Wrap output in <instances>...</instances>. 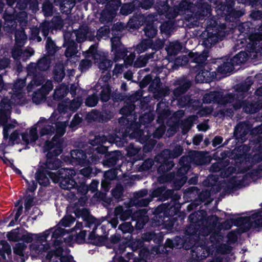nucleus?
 Instances as JSON below:
<instances>
[{
    "mask_svg": "<svg viewBox=\"0 0 262 262\" xmlns=\"http://www.w3.org/2000/svg\"><path fill=\"white\" fill-rule=\"evenodd\" d=\"M121 133V137L117 134L112 136V141L120 142L122 145L128 136L130 139H136L143 145V151L145 153L151 151L157 143L156 140L151 138V133L147 129H141L140 123L136 121H132Z\"/></svg>",
    "mask_w": 262,
    "mask_h": 262,
    "instance_id": "f257e3e1",
    "label": "nucleus"
},
{
    "mask_svg": "<svg viewBox=\"0 0 262 262\" xmlns=\"http://www.w3.org/2000/svg\"><path fill=\"white\" fill-rule=\"evenodd\" d=\"M178 211V208L174 205L164 204L158 206L154 211L151 226L154 227L163 226L165 229H171L177 221L174 215Z\"/></svg>",
    "mask_w": 262,
    "mask_h": 262,
    "instance_id": "f03ea898",
    "label": "nucleus"
},
{
    "mask_svg": "<svg viewBox=\"0 0 262 262\" xmlns=\"http://www.w3.org/2000/svg\"><path fill=\"white\" fill-rule=\"evenodd\" d=\"M226 28L225 23L219 24L218 21L213 17L208 19L206 29L201 35L203 45L207 48H211L219 41L223 40L225 37L224 30Z\"/></svg>",
    "mask_w": 262,
    "mask_h": 262,
    "instance_id": "7ed1b4c3",
    "label": "nucleus"
},
{
    "mask_svg": "<svg viewBox=\"0 0 262 262\" xmlns=\"http://www.w3.org/2000/svg\"><path fill=\"white\" fill-rule=\"evenodd\" d=\"M200 213L201 214H199L198 212L191 213L188 220L189 222L194 224L195 226L197 227L198 228H195V232L197 231V229H199L200 234L205 236L209 234L211 230L216 227L220 217L216 215L207 216L205 211Z\"/></svg>",
    "mask_w": 262,
    "mask_h": 262,
    "instance_id": "20e7f679",
    "label": "nucleus"
},
{
    "mask_svg": "<svg viewBox=\"0 0 262 262\" xmlns=\"http://www.w3.org/2000/svg\"><path fill=\"white\" fill-rule=\"evenodd\" d=\"M94 152L91 156L92 163H101L104 167H113L121 159L122 154L119 150L108 151V147L100 146L95 148Z\"/></svg>",
    "mask_w": 262,
    "mask_h": 262,
    "instance_id": "39448f33",
    "label": "nucleus"
},
{
    "mask_svg": "<svg viewBox=\"0 0 262 262\" xmlns=\"http://www.w3.org/2000/svg\"><path fill=\"white\" fill-rule=\"evenodd\" d=\"M58 174L62 178L64 175V179L60 182V187L64 190H71L75 188L78 192L82 195L86 194L89 191V186L86 184L85 179L81 182H76L74 177H76L75 170L72 168L61 170Z\"/></svg>",
    "mask_w": 262,
    "mask_h": 262,
    "instance_id": "423d86ee",
    "label": "nucleus"
},
{
    "mask_svg": "<svg viewBox=\"0 0 262 262\" xmlns=\"http://www.w3.org/2000/svg\"><path fill=\"white\" fill-rule=\"evenodd\" d=\"M234 226L239 227L242 233L250 229L262 228V211H258L249 216L231 219Z\"/></svg>",
    "mask_w": 262,
    "mask_h": 262,
    "instance_id": "0eeeda50",
    "label": "nucleus"
},
{
    "mask_svg": "<svg viewBox=\"0 0 262 262\" xmlns=\"http://www.w3.org/2000/svg\"><path fill=\"white\" fill-rule=\"evenodd\" d=\"M145 25L143 29L145 35L151 39L157 34V27L152 20H147V18L144 15H139L137 17L131 18L128 23V26L130 29H137L139 26Z\"/></svg>",
    "mask_w": 262,
    "mask_h": 262,
    "instance_id": "6e6552de",
    "label": "nucleus"
},
{
    "mask_svg": "<svg viewBox=\"0 0 262 262\" xmlns=\"http://www.w3.org/2000/svg\"><path fill=\"white\" fill-rule=\"evenodd\" d=\"M234 0H225V2H220L216 6L218 14L225 17L226 21L234 22L242 15L240 11L236 10L234 8Z\"/></svg>",
    "mask_w": 262,
    "mask_h": 262,
    "instance_id": "1a4fd4ad",
    "label": "nucleus"
},
{
    "mask_svg": "<svg viewBox=\"0 0 262 262\" xmlns=\"http://www.w3.org/2000/svg\"><path fill=\"white\" fill-rule=\"evenodd\" d=\"M27 14L24 12L18 13L14 11L13 13H8L6 11L3 14L4 19V30L8 33H12L16 30L17 24L22 25L27 21Z\"/></svg>",
    "mask_w": 262,
    "mask_h": 262,
    "instance_id": "9d476101",
    "label": "nucleus"
},
{
    "mask_svg": "<svg viewBox=\"0 0 262 262\" xmlns=\"http://www.w3.org/2000/svg\"><path fill=\"white\" fill-rule=\"evenodd\" d=\"M67 169V168L59 169L56 172H50L46 168L43 166L40 167L37 170L35 173V179L37 183L42 186H48L50 184V181L48 176L50 177L52 182L54 183H59L60 187V182L64 179V175L60 178L61 176L58 173L61 172V170Z\"/></svg>",
    "mask_w": 262,
    "mask_h": 262,
    "instance_id": "9b49d317",
    "label": "nucleus"
},
{
    "mask_svg": "<svg viewBox=\"0 0 262 262\" xmlns=\"http://www.w3.org/2000/svg\"><path fill=\"white\" fill-rule=\"evenodd\" d=\"M195 228H198L195 226L194 224L191 222L187 225L184 230V233L185 236H184V249L188 250L192 248V251L195 252V250L198 249V247L194 248L197 241L200 238V236H203L200 234V230L197 229L195 232Z\"/></svg>",
    "mask_w": 262,
    "mask_h": 262,
    "instance_id": "f8f14e48",
    "label": "nucleus"
},
{
    "mask_svg": "<svg viewBox=\"0 0 262 262\" xmlns=\"http://www.w3.org/2000/svg\"><path fill=\"white\" fill-rule=\"evenodd\" d=\"M197 72L195 77L196 83H209L214 80H219L220 77H217L215 71H213L212 65L207 66L201 69H194Z\"/></svg>",
    "mask_w": 262,
    "mask_h": 262,
    "instance_id": "ddd939ff",
    "label": "nucleus"
},
{
    "mask_svg": "<svg viewBox=\"0 0 262 262\" xmlns=\"http://www.w3.org/2000/svg\"><path fill=\"white\" fill-rule=\"evenodd\" d=\"M61 143H57V148L53 149L52 151L47 152L46 154V161L45 163L46 168L50 170L58 169L62 164V161L58 156L62 152Z\"/></svg>",
    "mask_w": 262,
    "mask_h": 262,
    "instance_id": "4468645a",
    "label": "nucleus"
},
{
    "mask_svg": "<svg viewBox=\"0 0 262 262\" xmlns=\"http://www.w3.org/2000/svg\"><path fill=\"white\" fill-rule=\"evenodd\" d=\"M229 57H222L217 59L214 63H212L213 71H215L217 77L225 76L228 73H231L234 69V66L233 62L229 60Z\"/></svg>",
    "mask_w": 262,
    "mask_h": 262,
    "instance_id": "2eb2a0df",
    "label": "nucleus"
},
{
    "mask_svg": "<svg viewBox=\"0 0 262 262\" xmlns=\"http://www.w3.org/2000/svg\"><path fill=\"white\" fill-rule=\"evenodd\" d=\"M232 106L235 111L243 108L244 112L249 114L256 113L261 110L259 100L250 101L248 100L241 99V101L234 103Z\"/></svg>",
    "mask_w": 262,
    "mask_h": 262,
    "instance_id": "dca6fc26",
    "label": "nucleus"
},
{
    "mask_svg": "<svg viewBox=\"0 0 262 262\" xmlns=\"http://www.w3.org/2000/svg\"><path fill=\"white\" fill-rule=\"evenodd\" d=\"M196 11L194 16L200 20H206L212 15V8L210 4L204 2V0H198L196 2Z\"/></svg>",
    "mask_w": 262,
    "mask_h": 262,
    "instance_id": "f3484780",
    "label": "nucleus"
},
{
    "mask_svg": "<svg viewBox=\"0 0 262 262\" xmlns=\"http://www.w3.org/2000/svg\"><path fill=\"white\" fill-rule=\"evenodd\" d=\"M155 159L156 162L160 163L157 171L161 174L164 175L170 171L174 165L173 160L165 155H161V152L156 156Z\"/></svg>",
    "mask_w": 262,
    "mask_h": 262,
    "instance_id": "a211bd4d",
    "label": "nucleus"
},
{
    "mask_svg": "<svg viewBox=\"0 0 262 262\" xmlns=\"http://www.w3.org/2000/svg\"><path fill=\"white\" fill-rule=\"evenodd\" d=\"M111 118V112L107 111L100 112L97 110H93L86 115V119L90 122H107Z\"/></svg>",
    "mask_w": 262,
    "mask_h": 262,
    "instance_id": "6ab92c4d",
    "label": "nucleus"
},
{
    "mask_svg": "<svg viewBox=\"0 0 262 262\" xmlns=\"http://www.w3.org/2000/svg\"><path fill=\"white\" fill-rule=\"evenodd\" d=\"M72 158V162L76 165L84 166L89 163H92L91 156L88 158L87 153L80 149H75L72 150L70 152ZM90 156H91L90 155Z\"/></svg>",
    "mask_w": 262,
    "mask_h": 262,
    "instance_id": "aec40b11",
    "label": "nucleus"
},
{
    "mask_svg": "<svg viewBox=\"0 0 262 262\" xmlns=\"http://www.w3.org/2000/svg\"><path fill=\"white\" fill-rule=\"evenodd\" d=\"M122 132H116V133L114 134L113 135L109 136V138L107 139L105 136H95L94 139L90 140L89 143L93 146L92 150L93 151H91V153H89L88 152V154L89 155H92L95 151V148L96 147H98L100 146H104L103 145L104 143H105L106 141H108L110 143H115L116 144L118 143L119 145H121L120 142H116L112 141L111 137L114 136L115 135V134H117L119 137H121L122 135Z\"/></svg>",
    "mask_w": 262,
    "mask_h": 262,
    "instance_id": "412c9836",
    "label": "nucleus"
},
{
    "mask_svg": "<svg viewBox=\"0 0 262 262\" xmlns=\"http://www.w3.org/2000/svg\"><path fill=\"white\" fill-rule=\"evenodd\" d=\"M51 64V59L50 57L46 55L39 59L37 63L31 62L28 66L32 70L31 72H34L36 70L43 72L47 71L50 67Z\"/></svg>",
    "mask_w": 262,
    "mask_h": 262,
    "instance_id": "4be33fe9",
    "label": "nucleus"
},
{
    "mask_svg": "<svg viewBox=\"0 0 262 262\" xmlns=\"http://www.w3.org/2000/svg\"><path fill=\"white\" fill-rule=\"evenodd\" d=\"M193 3L187 0H181L172 8L171 17H176L179 14H184L186 12H191Z\"/></svg>",
    "mask_w": 262,
    "mask_h": 262,
    "instance_id": "5701e85b",
    "label": "nucleus"
},
{
    "mask_svg": "<svg viewBox=\"0 0 262 262\" xmlns=\"http://www.w3.org/2000/svg\"><path fill=\"white\" fill-rule=\"evenodd\" d=\"M176 85L178 86L174 89L173 95L175 98H178L189 89L191 83L189 80L186 78H182L176 81Z\"/></svg>",
    "mask_w": 262,
    "mask_h": 262,
    "instance_id": "b1692460",
    "label": "nucleus"
},
{
    "mask_svg": "<svg viewBox=\"0 0 262 262\" xmlns=\"http://www.w3.org/2000/svg\"><path fill=\"white\" fill-rule=\"evenodd\" d=\"M167 182H172L173 187L176 190H179L185 184L187 177H180L174 175V171L167 174L165 177Z\"/></svg>",
    "mask_w": 262,
    "mask_h": 262,
    "instance_id": "393cba45",
    "label": "nucleus"
},
{
    "mask_svg": "<svg viewBox=\"0 0 262 262\" xmlns=\"http://www.w3.org/2000/svg\"><path fill=\"white\" fill-rule=\"evenodd\" d=\"M222 97L220 99V104L226 105L228 104L241 101L244 99V96L238 94L237 93H227L224 95L223 92H221Z\"/></svg>",
    "mask_w": 262,
    "mask_h": 262,
    "instance_id": "a878e982",
    "label": "nucleus"
},
{
    "mask_svg": "<svg viewBox=\"0 0 262 262\" xmlns=\"http://www.w3.org/2000/svg\"><path fill=\"white\" fill-rule=\"evenodd\" d=\"M55 6L59 7L62 14L68 15L71 13L72 8L75 6L74 0H54Z\"/></svg>",
    "mask_w": 262,
    "mask_h": 262,
    "instance_id": "bb28decb",
    "label": "nucleus"
},
{
    "mask_svg": "<svg viewBox=\"0 0 262 262\" xmlns=\"http://www.w3.org/2000/svg\"><path fill=\"white\" fill-rule=\"evenodd\" d=\"M130 1L136 4L139 1V0ZM121 4V0H111L107 4L106 9L103 11V14L115 15Z\"/></svg>",
    "mask_w": 262,
    "mask_h": 262,
    "instance_id": "cd10ccee",
    "label": "nucleus"
},
{
    "mask_svg": "<svg viewBox=\"0 0 262 262\" xmlns=\"http://www.w3.org/2000/svg\"><path fill=\"white\" fill-rule=\"evenodd\" d=\"M191 57L192 62L196 64L194 69H201L207 66L205 63L208 57V52H203L202 54L196 53L193 54Z\"/></svg>",
    "mask_w": 262,
    "mask_h": 262,
    "instance_id": "c85d7f7f",
    "label": "nucleus"
},
{
    "mask_svg": "<svg viewBox=\"0 0 262 262\" xmlns=\"http://www.w3.org/2000/svg\"><path fill=\"white\" fill-rule=\"evenodd\" d=\"M244 181V179L243 178L239 180H237L236 177L230 178L227 183L225 189V191L230 193L241 188L243 186Z\"/></svg>",
    "mask_w": 262,
    "mask_h": 262,
    "instance_id": "c756f323",
    "label": "nucleus"
},
{
    "mask_svg": "<svg viewBox=\"0 0 262 262\" xmlns=\"http://www.w3.org/2000/svg\"><path fill=\"white\" fill-rule=\"evenodd\" d=\"M63 46L66 47L64 52L65 56L68 58H71L76 53L77 44L72 39H65Z\"/></svg>",
    "mask_w": 262,
    "mask_h": 262,
    "instance_id": "7c9ffc66",
    "label": "nucleus"
},
{
    "mask_svg": "<svg viewBox=\"0 0 262 262\" xmlns=\"http://www.w3.org/2000/svg\"><path fill=\"white\" fill-rule=\"evenodd\" d=\"M221 97V91H212L204 95L203 102L206 104L216 103L220 104V99Z\"/></svg>",
    "mask_w": 262,
    "mask_h": 262,
    "instance_id": "2f4dec72",
    "label": "nucleus"
},
{
    "mask_svg": "<svg viewBox=\"0 0 262 262\" xmlns=\"http://www.w3.org/2000/svg\"><path fill=\"white\" fill-rule=\"evenodd\" d=\"M157 11L160 15H171L172 8L168 0L160 1L157 2Z\"/></svg>",
    "mask_w": 262,
    "mask_h": 262,
    "instance_id": "473e14b6",
    "label": "nucleus"
},
{
    "mask_svg": "<svg viewBox=\"0 0 262 262\" xmlns=\"http://www.w3.org/2000/svg\"><path fill=\"white\" fill-rule=\"evenodd\" d=\"M75 33L77 41L81 42L86 40L88 34L90 33V28L87 25H83L80 26Z\"/></svg>",
    "mask_w": 262,
    "mask_h": 262,
    "instance_id": "72a5a7b5",
    "label": "nucleus"
},
{
    "mask_svg": "<svg viewBox=\"0 0 262 262\" xmlns=\"http://www.w3.org/2000/svg\"><path fill=\"white\" fill-rule=\"evenodd\" d=\"M31 70H32L31 69L27 67L28 75H32L33 76L32 82L33 84L36 86L42 85L45 80V76L42 72L36 70L35 72H31Z\"/></svg>",
    "mask_w": 262,
    "mask_h": 262,
    "instance_id": "f704fd0d",
    "label": "nucleus"
},
{
    "mask_svg": "<svg viewBox=\"0 0 262 262\" xmlns=\"http://www.w3.org/2000/svg\"><path fill=\"white\" fill-rule=\"evenodd\" d=\"M253 84V81L252 80L247 79L244 82L237 84L235 91L237 94L244 96L245 98L246 97L245 93L250 90Z\"/></svg>",
    "mask_w": 262,
    "mask_h": 262,
    "instance_id": "c9c22d12",
    "label": "nucleus"
},
{
    "mask_svg": "<svg viewBox=\"0 0 262 262\" xmlns=\"http://www.w3.org/2000/svg\"><path fill=\"white\" fill-rule=\"evenodd\" d=\"M183 151V149L180 145H177L172 150L166 149L161 152V155H165L172 160L180 156Z\"/></svg>",
    "mask_w": 262,
    "mask_h": 262,
    "instance_id": "e433bc0d",
    "label": "nucleus"
},
{
    "mask_svg": "<svg viewBox=\"0 0 262 262\" xmlns=\"http://www.w3.org/2000/svg\"><path fill=\"white\" fill-rule=\"evenodd\" d=\"M161 83V80L159 77H156L154 80L151 75L148 74L146 75L141 82V84L143 87H145L149 84H150L149 88L154 87L159 88Z\"/></svg>",
    "mask_w": 262,
    "mask_h": 262,
    "instance_id": "4c0bfd02",
    "label": "nucleus"
},
{
    "mask_svg": "<svg viewBox=\"0 0 262 262\" xmlns=\"http://www.w3.org/2000/svg\"><path fill=\"white\" fill-rule=\"evenodd\" d=\"M120 7H121L120 13L123 15H128L138 9L137 4L132 1L121 4Z\"/></svg>",
    "mask_w": 262,
    "mask_h": 262,
    "instance_id": "58836bf2",
    "label": "nucleus"
},
{
    "mask_svg": "<svg viewBox=\"0 0 262 262\" xmlns=\"http://www.w3.org/2000/svg\"><path fill=\"white\" fill-rule=\"evenodd\" d=\"M112 93V88L110 85L108 84L104 85L101 88L99 98L102 102H107L111 99Z\"/></svg>",
    "mask_w": 262,
    "mask_h": 262,
    "instance_id": "ea45409f",
    "label": "nucleus"
},
{
    "mask_svg": "<svg viewBox=\"0 0 262 262\" xmlns=\"http://www.w3.org/2000/svg\"><path fill=\"white\" fill-rule=\"evenodd\" d=\"M127 243L128 248H130L133 251H135L138 249H140L144 246V243L140 238L134 239L132 235H130V237L127 236Z\"/></svg>",
    "mask_w": 262,
    "mask_h": 262,
    "instance_id": "a19ab883",
    "label": "nucleus"
},
{
    "mask_svg": "<svg viewBox=\"0 0 262 262\" xmlns=\"http://www.w3.org/2000/svg\"><path fill=\"white\" fill-rule=\"evenodd\" d=\"M249 58L248 53L245 51H241L237 54H236L232 58H230V61L233 62V64L234 66L240 65L242 63H244L247 61Z\"/></svg>",
    "mask_w": 262,
    "mask_h": 262,
    "instance_id": "79ce46f5",
    "label": "nucleus"
},
{
    "mask_svg": "<svg viewBox=\"0 0 262 262\" xmlns=\"http://www.w3.org/2000/svg\"><path fill=\"white\" fill-rule=\"evenodd\" d=\"M249 130V128L247 125L241 124L235 127L234 135L236 138H240L243 140L245 139V136L248 134Z\"/></svg>",
    "mask_w": 262,
    "mask_h": 262,
    "instance_id": "37998d69",
    "label": "nucleus"
},
{
    "mask_svg": "<svg viewBox=\"0 0 262 262\" xmlns=\"http://www.w3.org/2000/svg\"><path fill=\"white\" fill-rule=\"evenodd\" d=\"M53 79L54 81L61 82L65 76V70L62 65H56L53 70Z\"/></svg>",
    "mask_w": 262,
    "mask_h": 262,
    "instance_id": "c03bdc74",
    "label": "nucleus"
},
{
    "mask_svg": "<svg viewBox=\"0 0 262 262\" xmlns=\"http://www.w3.org/2000/svg\"><path fill=\"white\" fill-rule=\"evenodd\" d=\"M190 158L197 165H203L205 163V155L200 151H193Z\"/></svg>",
    "mask_w": 262,
    "mask_h": 262,
    "instance_id": "a18cd8bd",
    "label": "nucleus"
},
{
    "mask_svg": "<svg viewBox=\"0 0 262 262\" xmlns=\"http://www.w3.org/2000/svg\"><path fill=\"white\" fill-rule=\"evenodd\" d=\"M178 100V104L182 107L185 106H192L195 102V100L191 98L190 95H186L182 96V95L178 98H176Z\"/></svg>",
    "mask_w": 262,
    "mask_h": 262,
    "instance_id": "49530a36",
    "label": "nucleus"
},
{
    "mask_svg": "<svg viewBox=\"0 0 262 262\" xmlns=\"http://www.w3.org/2000/svg\"><path fill=\"white\" fill-rule=\"evenodd\" d=\"M141 210H136L133 212V210L131 209H127L126 210H124L122 214L121 215L120 219L121 221H124L130 217L132 220H134V218L136 217V214H137V216L139 217L141 215Z\"/></svg>",
    "mask_w": 262,
    "mask_h": 262,
    "instance_id": "de8ad7c7",
    "label": "nucleus"
},
{
    "mask_svg": "<svg viewBox=\"0 0 262 262\" xmlns=\"http://www.w3.org/2000/svg\"><path fill=\"white\" fill-rule=\"evenodd\" d=\"M112 52L114 54V59L115 61H118L124 59L128 52L127 49L124 46L114 50Z\"/></svg>",
    "mask_w": 262,
    "mask_h": 262,
    "instance_id": "09e8293b",
    "label": "nucleus"
},
{
    "mask_svg": "<svg viewBox=\"0 0 262 262\" xmlns=\"http://www.w3.org/2000/svg\"><path fill=\"white\" fill-rule=\"evenodd\" d=\"M152 39H143L136 46V51L141 53L146 51L148 49H151Z\"/></svg>",
    "mask_w": 262,
    "mask_h": 262,
    "instance_id": "8fccbe9b",
    "label": "nucleus"
},
{
    "mask_svg": "<svg viewBox=\"0 0 262 262\" xmlns=\"http://www.w3.org/2000/svg\"><path fill=\"white\" fill-rule=\"evenodd\" d=\"M17 4L20 5L21 9L28 8L30 10H36L38 7V0H22L18 2Z\"/></svg>",
    "mask_w": 262,
    "mask_h": 262,
    "instance_id": "3c124183",
    "label": "nucleus"
},
{
    "mask_svg": "<svg viewBox=\"0 0 262 262\" xmlns=\"http://www.w3.org/2000/svg\"><path fill=\"white\" fill-rule=\"evenodd\" d=\"M118 229L121 231L123 233V236H124V234L126 233H128L127 236H128L129 237L134 230V227L130 222H125L119 226Z\"/></svg>",
    "mask_w": 262,
    "mask_h": 262,
    "instance_id": "603ef678",
    "label": "nucleus"
},
{
    "mask_svg": "<svg viewBox=\"0 0 262 262\" xmlns=\"http://www.w3.org/2000/svg\"><path fill=\"white\" fill-rule=\"evenodd\" d=\"M46 50L49 55L53 56L56 52V46L51 37H48L46 44Z\"/></svg>",
    "mask_w": 262,
    "mask_h": 262,
    "instance_id": "864d4df0",
    "label": "nucleus"
},
{
    "mask_svg": "<svg viewBox=\"0 0 262 262\" xmlns=\"http://www.w3.org/2000/svg\"><path fill=\"white\" fill-rule=\"evenodd\" d=\"M21 236L19 228L14 229L7 233L8 239L10 242H16L20 241Z\"/></svg>",
    "mask_w": 262,
    "mask_h": 262,
    "instance_id": "5fc2aeb1",
    "label": "nucleus"
},
{
    "mask_svg": "<svg viewBox=\"0 0 262 262\" xmlns=\"http://www.w3.org/2000/svg\"><path fill=\"white\" fill-rule=\"evenodd\" d=\"M53 6L49 0H45L42 4V11L46 17L53 15Z\"/></svg>",
    "mask_w": 262,
    "mask_h": 262,
    "instance_id": "6e6d98bb",
    "label": "nucleus"
},
{
    "mask_svg": "<svg viewBox=\"0 0 262 262\" xmlns=\"http://www.w3.org/2000/svg\"><path fill=\"white\" fill-rule=\"evenodd\" d=\"M135 105L133 103H128L123 106L120 110V114L123 116H131L135 111Z\"/></svg>",
    "mask_w": 262,
    "mask_h": 262,
    "instance_id": "4d7b16f0",
    "label": "nucleus"
},
{
    "mask_svg": "<svg viewBox=\"0 0 262 262\" xmlns=\"http://www.w3.org/2000/svg\"><path fill=\"white\" fill-rule=\"evenodd\" d=\"M110 34V30L107 26H103L100 27L97 31L96 37L97 39L100 40L102 38H107Z\"/></svg>",
    "mask_w": 262,
    "mask_h": 262,
    "instance_id": "13d9d810",
    "label": "nucleus"
},
{
    "mask_svg": "<svg viewBox=\"0 0 262 262\" xmlns=\"http://www.w3.org/2000/svg\"><path fill=\"white\" fill-rule=\"evenodd\" d=\"M99 99V98L98 96L97 95L93 94L88 96L85 100V104L86 106L89 107H94L97 105Z\"/></svg>",
    "mask_w": 262,
    "mask_h": 262,
    "instance_id": "bf43d9fd",
    "label": "nucleus"
},
{
    "mask_svg": "<svg viewBox=\"0 0 262 262\" xmlns=\"http://www.w3.org/2000/svg\"><path fill=\"white\" fill-rule=\"evenodd\" d=\"M118 175V170L115 168H111L104 172L103 178L112 181L116 180Z\"/></svg>",
    "mask_w": 262,
    "mask_h": 262,
    "instance_id": "052dcab7",
    "label": "nucleus"
},
{
    "mask_svg": "<svg viewBox=\"0 0 262 262\" xmlns=\"http://www.w3.org/2000/svg\"><path fill=\"white\" fill-rule=\"evenodd\" d=\"M27 248V245L23 243H18L16 244L13 248V252L16 255L20 257L24 256V252Z\"/></svg>",
    "mask_w": 262,
    "mask_h": 262,
    "instance_id": "680f3d73",
    "label": "nucleus"
},
{
    "mask_svg": "<svg viewBox=\"0 0 262 262\" xmlns=\"http://www.w3.org/2000/svg\"><path fill=\"white\" fill-rule=\"evenodd\" d=\"M155 2V0H141L137 3V5L138 9L148 10L152 7Z\"/></svg>",
    "mask_w": 262,
    "mask_h": 262,
    "instance_id": "e2e57ef3",
    "label": "nucleus"
},
{
    "mask_svg": "<svg viewBox=\"0 0 262 262\" xmlns=\"http://www.w3.org/2000/svg\"><path fill=\"white\" fill-rule=\"evenodd\" d=\"M82 118L80 117L78 114H75L70 123L69 127L71 128L72 130H76L79 125L82 122Z\"/></svg>",
    "mask_w": 262,
    "mask_h": 262,
    "instance_id": "0e129e2a",
    "label": "nucleus"
},
{
    "mask_svg": "<svg viewBox=\"0 0 262 262\" xmlns=\"http://www.w3.org/2000/svg\"><path fill=\"white\" fill-rule=\"evenodd\" d=\"M40 32H41L42 35L45 38H47L51 28L50 23L49 21H44L40 24L39 27Z\"/></svg>",
    "mask_w": 262,
    "mask_h": 262,
    "instance_id": "69168bd1",
    "label": "nucleus"
},
{
    "mask_svg": "<svg viewBox=\"0 0 262 262\" xmlns=\"http://www.w3.org/2000/svg\"><path fill=\"white\" fill-rule=\"evenodd\" d=\"M154 120V116L150 113H145L139 118V122L140 125L141 124L145 125L150 123Z\"/></svg>",
    "mask_w": 262,
    "mask_h": 262,
    "instance_id": "338daca9",
    "label": "nucleus"
},
{
    "mask_svg": "<svg viewBox=\"0 0 262 262\" xmlns=\"http://www.w3.org/2000/svg\"><path fill=\"white\" fill-rule=\"evenodd\" d=\"M253 151L258 152V154H255L253 156V160L257 162H259L262 161V144H256L252 149Z\"/></svg>",
    "mask_w": 262,
    "mask_h": 262,
    "instance_id": "774afa93",
    "label": "nucleus"
}]
</instances>
